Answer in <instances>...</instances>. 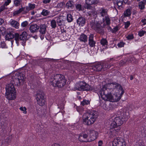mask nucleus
<instances>
[{
  "label": "nucleus",
  "instance_id": "obj_1",
  "mask_svg": "<svg viewBox=\"0 0 146 146\" xmlns=\"http://www.w3.org/2000/svg\"><path fill=\"white\" fill-rule=\"evenodd\" d=\"M99 93L103 100L114 102L120 100L124 91L120 84L114 82L105 85Z\"/></svg>",
  "mask_w": 146,
  "mask_h": 146
},
{
  "label": "nucleus",
  "instance_id": "obj_2",
  "mask_svg": "<svg viewBox=\"0 0 146 146\" xmlns=\"http://www.w3.org/2000/svg\"><path fill=\"white\" fill-rule=\"evenodd\" d=\"M50 83L53 86L62 88L65 85L66 80L62 75L56 74L53 75L50 77Z\"/></svg>",
  "mask_w": 146,
  "mask_h": 146
},
{
  "label": "nucleus",
  "instance_id": "obj_3",
  "mask_svg": "<svg viewBox=\"0 0 146 146\" xmlns=\"http://www.w3.org/2000/svg\"><path fill=\"white\" fill-rule=\"evenodd\" d=\"M98 116V112L95 111L85 113L83 115V122L86 125H91L96 121Z\"/></svg>",
  "mask_w": 146,
  "mask_h": 146
},
{
  "label": "nucleus",
  "instance_id": "obj_4",
  "mask_svg": "<svg viewBox=\"0 0 146 146\" xmlns=\"http://www.w3.org/2000/svg\"><path fill=\"white\" fill-rule=\"evenodd\" d=\"M129 113L128 112L124 113L118 112L114 121L116 123L118 126L121 125L124 121L127 120L128 117Z\"/></svg>",
  "mask_w": 146,
  "mask_h": 146
},
{
  "label": "nucleus",
  "instance_id": "obj_5",
  "mask_svg": "<svg viewBox=\"0 0 146 146\" xmlns=\"http://www.w3.org/2000/svg\"><path fill=\"white\" fill-rule=\"evenodd\" d=\"M93 133H95L94 136H93L92 138H89L87 133L84 132L80 134L79 136L78 139L80 142H90L96 139L97 133L96 132L93 131Z\"/></svg>",
  "mask_w": 146,
  "mask_h": 146
},
{
  "label": "nucleus",
  "instance_id": "obj_6",
  "mask_svg": "<svg viewBox=\"0 0 146 146\" xmlns=\"http://www.w3.org/2000/svg\"><path fill=\"white\" fill-rule=\"evenodd\" d=\"M74 89L79 91H90L92 90L90 86L84 81L80 82L77 83Z\"/></svg>",
  "mask_w": 146,
  "mask_h": 146
},
{
  "label": "nucleus",
  "instance_id": "obj_7",
  "mask_svg": "<svg viewBox=\"0 0 146 146\" xmlns=\"http://www.w3.org/2000/svg\"><path fill=\"white\" fill-rule=\"evenodd\" d=\"M90 25L91 27L97 32L102 35L104 34V30L100 23L92 21L90 23Z\"/></svg>",
  "mask_w": 146,
  "mask_h": 146
},
{
  "label": "nucleus",
  "instance_id": "obj_8",
  "mask_svg": "<svg viewBox=\"0 0 146 146\" xmlns=\"http://www.w3.org/2000/svg\"><path fill=\"white\" fill-rule=\"evenodd\" d=\"M19 34L17 33H15L13 31L7 32L6 35V40H9L12 39L14 38H15L16 42L17 45H18V41H19Z\"/></svg>",
  "mask_w": 146,
  "mask_h": 146
},
{
  "label": "nucleus",
  "instance_id": "obj_9",
  "mask_svg": "<svg viewBox=\"0 0 146 146\" xmlns=\"http://www.w3.org/2000/svg\"><path fill=\"white\" fill-rule=\"evenodd\" d=\"M14 78L13 79L14 84L15 85L19 86L21 85V81L24 80L25 77L22 73H18L15 74Z\"/></svg>",
  "mask_w": 146,
  "mask_h": 146
},
{
  "label": "nucleus",
  "instance_id": "obj_10",
  "mask_svg": "<svg viewBox=\"0 0 146 146\" xmlns=\"http://www.w3.org/2000/svg\"><path fill=\"white\" fill-rule=\"evenodd\" d=\"M44 93L42 92H38L37 94L36 100L37 104L40 106L45 104V100L44 97Z\"/></svg>",
  "mask_w": 146,
  "mask_h": 146
},
{
  "label": "nucleus",
  "instance_id": "obj_11",
  "mask_svg": "<svg viewBox=\"0 0 146 146\" xmlns=\"http://www.w3.org/2000/svg\"><path fill=\"white\" fill-rule=\"evenodd\" d=\"M112 146H126V143L122 138L116 137L113 141Z\"/></svg>",
  "mask_w": 146,
  "mask_h": 146
},
{
  "label": "nucleus",
  "instance_id": "obj_12",
  "mask_svg": "<svg viewBox=\"0 0 146 146\" xmlns=\"http://www.w3.org/2000/svg\"><path fill=\"white\" fill-rule=\"evenodd\" d=\"M119 126H118L117 124L114 120L111 123L110 128L114 129V130L113 131V133H116L114 135H116L118 134V133L120 130V127Z\"/></svg>",
  "mask_w": 146,
  "mask_h": 146
},
{
  "label": "nucleus",
  "instance_id": "obj_13",
  "mask_svg": "<svg viewBox=\"0 0 146 146\" xmlns=\"http://www.w3.org/2000/svg\"><path fill=\"white\" fill-rule=\"evenodd\" d=\"M55 18H56V22L58 26H62L64 25L65 17L63 15H60Z\"/></svg>",
  "mask_w": 146,
  "mask_h": 146
},
{
  "label": "nucleus",
  "instance_id": "obj_14",
  "mask_svg": "<svg viewBox=\"0 0 146 146\" xmlns=\"http://www.w3.org/2000/svg\"><path fill=\"white\" fill-rule=\"evenodd\" d=\"M16 92H6L5 96L6 98L9 100H13L16 97Z\"/></svg>",
  "mask_w": 146,
  "mask_h": 146
},
{
  "label": "nucleus",
  "instance_id": "obj_15",
  "mask_svg": "<svg viewBox=\"0 0 146 146\" xmlns=\"http://www.w3.org/2000/svg\"><path fill=\"white\" fill-rule=\"evenodd\" d=\"M86 4L85 7L88 9H91V5L92 4H96L97 3V0H86Z\"/></svg>",
  "mask_w": 146,
  "mask_h": 146
},
{
  "label": "nucleus",
  "instance_id": "obj_16",
  "mask_svg": "<svg viewBox=\"0 0 146 146\" xmlns=\"http://www.w3.org/2000/svg\"><path fill=\"white\" fill-rule=\"evenodd\" d=\"M19 40H23L21 42L23 46L25 45L27 40V33L25 32H23L20 35H19Z\"/></svg>",
  "mask_w": 146,
  "mask_h": 146
},
{
  "label": "nucleus",
  "instance_id": "obj_17",
  "mask_svg": "<svg viewBox=\"0 0 146 146\" xmlns=\"http://www.w3.org/2000/svg\"><path fill=\"white\" fill-rule=\"evenodd\" d=\"M94 35L91 34L89 37L88 44L91 47H94L95 46L96 42L94 40Z\"/></svg>",
  "mask_w": 146,
  "mask_h": 146
},
{
  "label": "nucleus",
  "instance_id": "obj_18",
  "mask_svg": "<svg viewBox=\"0 0 146 146\" xmlns=\"http://www.w3.org/2000/svg\"><path fill=\"white\" fill-rule=\"evenodd\" d=\"M92 69L95 72L102 71V64H98L93 66Z\"/></svg>",
  "mask_w": 146,
  "mask_h": 146
},
{
  "label": "nucleus",
  "instance_id": "obj_19",
  "mask_svg": "<svg viewBox=\"0 0 146 146\" xmlns=\"http://www.w3.org/2000/svg\"><path fill=\"white\" fill-rule=\"evenodd\" d=\"M39 28V26L36 24L31 25L29 28L30 31L32 33L37 32Z\"/></svg>",
  "mask_w": 146,
  "mask_h": 146
},
{
  "label": "nucleus",
  "instance_id": "obj_20",
  "mask_svg": "<svg viewBox=\"0 0 146 146\" xmlns=\"http://www.w3.org/2000/svg\"><path fill=\"white\" fill-rule=\"evenodd\" d=\"M9 23L13 27L16 29L19 28V24L17 21L15 20L11 19L9 22Z\"/></svg>",
  "mask_w": 146,
  "mask_h": 146
},
{
  "label": "nucleus",
  "instance_id": "obj_21",
  "mask_svg": "<svg viewBox=\"0 0 146 146\" xmlns=\"http://www.w3.org/2000/svg\"><path fill=\"white\" fill-rule=\"evenodd\" d=\"M86 20L83 17H80L77 20V22L80 26H83L85 25L86 23Z\"/></svg>",
  "mask_w": 146,
  "mask_h": 146
},
{
  "label": "nucleus",
  "instance_id": "obj_22",
  "mask_svg": "<svg viewBox=\"0 0 146 146\" xmlns=\"http://www.w3.org/2000/svg\"><path fill=\"white\" fill-rule=\"evenodd\" d=\"M6 92H16L15 88L13 84H7L6 87Z\"/></svg>",
  "mask_w": 146,
  "mask_h": 146
},
{
  "label": "nucleus",
  "instance_id": "obj_23",
  "mask_svg": "<svg viewBox=\"0 0 146 146\" xmlns=\"http://www.w3.org/2000/svg\"><path fill=\"white\" fill-rule=\"evenodd\" d=\"M39 31L42 35L46 33L47 26L45 24L41 25L39 26Z\"/></svg>",
  "mask_w": 146,
  "mask_h": 146
},
{
  "label": "nucleus",
  "instance_id": "obj_24",
  "mask_svg": "<svg viewBox=\"0 0 146 146\" xmlns=\"http://www.w3.org/2000/svg\"><path fill=\"white\" fill-rule=\"evenodd\" d=\"M78 39L80 41L85 42L88 40L87 36L84 34H82L80 35Z\"/></svg>",
  "mask_w": 146,
  "mask_h": 146
},
{
  "label": "nucleus",
  "instance_id": "obj_25",
  "mask_svg": "<svg viewBox=\"0 0 146 146\" xmlns=\"http://www.w3.org/2000/svg\"><path fill=\"white\" fill-rule=\"evenodd\" d=\"M131 14V10L129 9H126L123 13L124 17H130Z\"/></svg>",
  "mask_w": 146,
  "mask_h": 146
},
{
  "label": "nucleus",
  "instance_id": "obj_26",
  "mask_svg": "<svg viewBox=\"0 0 146 146\" xmlns=\"http://www.w3.org/2000/svg\"><path fill=\"white\" fill-rule=\"evenodd\" d=\"M99 13L100 15L103 17H105L108 16L107 10L103 8H101L100 10Z\"/></svg>",
  "mask_w": 146,
  "mask_h": 146
},
{
  "label": "nucleus",
  "instance_id": "obj_27",
  "mask_svg": "<svg viewBox=\"0 0 146 146\" xmlns=\"http://www.w3.org/2000/svg\"><path fill=\"white\" fill-rule=\"evenodd\" d=\"M146 3V1L143 0V1L140 2L139 4V8L141 10H143L145 8V5Z\"/></svg>",
  "mask_w": 146,
  "mask_h": 146
},
{
  "label": "nucleus",
  "instance_id": "obj_28",
  "mask_svg": "<svg viewBox=\"0 0 146 146\" xmlns=\"http://www.w3.org/2000/svg\"><path fill=\"white\" fill-rule=\"evenodd\" d=\"M73 4V1H69L66 3V6L68 9H72L74 7Z\"/></svg>",
  "mask_w": 146,
  "mask_h": 146
},
{
  "label": "nucleus",
  "instance_id": "obj_29",
  "mask_svg": "<svg viewBox=\"0 0 146 146\" xmlns=\"http://www.w3.org/2000/svg\"><path fill=\"white\" fill-rule=\"evenodd\" d=\"M103 20L105 21L107 25H109L110 24V20L108 15L103 18Z\"/></svg>",
  "mask_w": 146,
  "mask_h": 146
},
{
  "label": "nucleus",
  "instance_id": "obj_30",
  "mask_svg": "<svg viewBox=\"0 0 146 146\" xmlns=\"http://www.w3.org/2000/svg\"><path fill=\"white\" fill-rule=\"evenodd\" d=\"M73 18L72 15L70 14H68L66 16V20L68 22L70 23L73 20Z\"/></svg>",
  "mask_w": 146,
  "mask_h": 146
},
{
  "label": "nucleus",
  "instance_id": "obj_31",
  "mask_svg": "<svg viewBox=\"0 0 146 146\" xmlns=\"http://www.w3.org/2000/svg\"><path fill=\"white\" fill-rule=\"evenodd\" d=\"M50 11L48 10L44 9L42 10V11L41 13V14L44 16H46L47 15H49Z\"/></svg>",
  "mask_w": 146,
  "mask_h": 146
},
{
  "label": "nucleus",
  "instance_id": "obj_32",
  "mask_svg": "<svg viewBox=\"0 0 146 146\" xmlns=\"http://www.w3.org/2000/svg\"><path fill=\"white\" fill-rule=\"evenodd\" d=\"M22 9V12L23 14H25L27 13L30 11L29 8L27 7H22L21 8Z\"/></svg>",
  "mask_w": 146,
  "mask_h": 146
},
{
  "label": "nucleus",
  "instance_id": "obj_33",
  "mask_svg": "<svg viewBox=\"0 0 146 146\" xmlns=\"http://www.w3.org/2000/svg\"><path fill=\"white\" fill-rule=\"evenodd\" d=\"M56 22V21L54 19L52 20L50 22V25L51 27L52 28L55 29L56 27V24L57 23Z\"/></svg>",
  "mask_w": 146,
  "mask_h": 146
},
{
  "label": "nucleus",
  "instance_id": "obj_34",
  "mask_svg": "<svg viewBox=\"0 0 146 146\" xmlns=\"http://www.w3.org/2000/svg\"><path fill=\"white\" fill-rule=\"evenodd\" d=\"M101 44L103 46H105L108 44V42L105 38H102L100 40V42Z\"/></svg>",
  "mask_w": 146,
  "mask_h": 146
},
{
  "label": "nucleus",
  "instance_id": "obj_35",
  "mask_svg": "<svg viewBox=\"0 0 146 146\" xmlns=\"http://www.w3.org/2000/svg\"><path fill=\"white\" fill-rule=\"evenodd\" d=\"M75 7L76 9L79 11H82V6L79 3H76L75 4Z\"/></svg>",
  "mask_w": 146,
  "mask_h": 146
},
{
  "label": "nucleus",
  "instance_id": "obj_36",
  "mask_svg": "<svg viewBox=\"0 0 146 146\" xmlns=\"http://www.w3.org/2000/svg\"><path fill=\"white\" fill-rule=\"evenodd\" d=\"M22 9L21 8H20L18 10L14 11L13 13V16H15L18 15L22 12Z\"/></svg>",
  "mask_w": 146,
  "mask_h": 146
},
{
  "label": "nucleus",
  "instance_id": "obj_37",
  "mask_svg": "<svg viewBox=\"0 0 146 146\" xmlns=\"http://www.w3.org/2000/svg\"><path fill=\"white\" fill-rule=\"evenodd\" d=\"M90 101L88 100H84L81 102V104L82 106H84L85 105H88L90 104Z\"/></svg>",
  "mask_w": 146,
  "mask_h": 146
},
{
  "label": "nucleus",
  "instance_id": "obj_38",
  "mask_svg": "<svg viewBox=\"0 0 146 146\" xmlns=\"http://www.w3.org/2000/svg\"><path fill=\"white\" fill-rule=\"evenodd\" d=\"M93 131H94L95 132H96L97 133V136H96V139L98 137V132L97 131H94V130H90V138H92V136H94V135H95V133H93Z\"/></svg>",
  "mask_w": 146,
  "mask_h": 146
},
{
  "label": "nucleus",
  "instance_id": "obj_39",
  "mask_svg": "<svg viewBox=\"0 0 146 146\" xmlns=\"http://www.w3.org/2000/svg\"><path fill=\"white\" fill-rule=\"evenodd\" d=\"M22 0H15L14 4L16 6H18L21 3Z\"/></svg>",
  "mask_w": 146,
  "mask_h": 146
},
{
  "label": "nucleus",
  "instance_id": "obj_40",
  "mask_svg": "<svg viewBox=\"0 0 146 146\" xmlns=\"http://www.w3.org/2000/svg\"><path fill=\"white\" fill-rule=\"evenodd\" d=\"M29 23L27 21H24L22 23L21 26L23 28L26 27L28 25Z\"/></svg>",
  "mask_w": 146,
  "mask_h": 146
},
{
  "label": "nucleus",
  "instance_id": "obj_41",
  "mask_svg": "<svg viewBox=\"0 0 146 146\" xmlns=\"http://www.w3.org/2000/svg\"><path fill=\"white\" fill-rule=\"evenodd\" d=\"M6 29L3 27H0V32L2 35H4L6 32Z\"/></svg>",
  "mask_w": 146,
  "mask_h": 146
},
{
  "label": "nucleus",
  "instance_id": "obj_42",
  "mask_svg": "<svg viewBox=\"0 0 146 146\" xmlns=\"http://www.w3.org/2000/svg\"><path fill=\"white\" fill-rule=\"evenodd\" d=\"M102 65V71H105L107 69V63H104Z\"/></svg>",
  "mask_w": 146,
  "mask_h": 146
},
{
  "label": "nucleus",
  "instance_id": "obj_43",
  "mask_svg": "<svg viewBox=\"0 0 146 146\" xmlns=\"http://www.w3.org/2000/svg\"><path fill=\"white\" fill-rule=\"evenodd\" d=\"M119 29V28L118 26H116L114 27L113 29L111 30L112 33H115Z\"/></svg>",
  "mask_w": 146,
  "mask_h": 146
},
{
  "label": "nucleus",
  "instance_id": "obj_44",
  "mask_svg": "<svg viewBox=\"0 0 146 146\" xmlns=\"http://www.w3.org/2000/svg\"><path fill=\"white\" fill-rule=\"evenodd\" d=\"M146 33V31H140L139 32L138 35L140 36L141 37L143 36L144 35V34H145Z\"/></svg>",
  "mask_w": 146,
  "mask_h": 146
},
{
  "label": "nucleus",
  "instance_id": "obj_45",
  "mask_svg": "<svg viewBox=\"0 0 146 146\" xmlns=\"http://www.w3.org/2000/svg\"><path fill=\"white\" fill-rule=\"evenodd\" d=\"M11 0H7L5 1L4 5L3 6H4L5 7V6H7L9 4L11 3Z\"/></svg>",
  "mask_w": 146,
  "mask_h": 146
},
{
  "label": "nucleus",
  "instance_id": "obj_46",
  "mask_svg": "<svg viewBox=\"0 0 146 146\" xmlns=\"http://www.w3.org/2000/svg\"><path fill=\"white\" fill-rule=\"evenodd\" d=\"M63 3L61 2L58 4L56 5V7L58 8H60L62 7L63 6Z\"/></svg>",
  "mask_w": 146,
  "mask_h": 146
},
{
  "label": "nucleus",
  "instance_id": "obj_47",
  "mask_svg": "<svg viewBox=\"0 0 146 146\" xmlns=\"http://www.w3.org/2000/svg\"><path fill=\"white\" fill-rule=\"evenodd\" d=\"M29 8L30 10L34 9L35 7V4H29Z\"/></svg>",
  "mask_w": 146,
  "mask_h": 146
},
{
  "label": "nucleus",
  "instance_id": "obj_48",
  "mask_svg": "<svg viewBox=\"0 0 146 146\" xmlns=\"http://www.w3.org/2000/svg\"><path fill=\"white\" fill-rule=\"evenodd\" d=\"M19 109L21 111H23V113H24L26 114L27 113V111H26L27 109L25 107H21L19 108Z\"/></svg>",
  "mask_w": 146,
  "mask_h": 146
},
{
  "label": "nucleus",
  "instance_id": "obj_49",
  "mask_svg": "<svg viewBox=\"0 0 146 146\" xmlns=\"http://www.w3.org/2000/svg\"><path fill=\"white\" fill-rule=\"evenodd\" d=\"M127 38L128 40L132 39L133 38V34L129 35H127Z\"/></svg>",
  "mask_w": 146,
  "mask_h": 146
},
{
  "label": "nucleus",
  "instance_id": "obj_50",
  "mask_svg": "<svg viewBox=\"0 0 146 146\" xmlns=\"http://www.w3.org/2000/svg\"><path fill=\"white\" fill-rule=\"evenodd\" d=\"M130 25V23L129 21L125 23V28H127Z\"/></svg>",
  "mask_w": 146,
  "mask_h": 146
},
{
  "label": "nucleus",
  "instance_id": "obj_51",
  "mask_svg": "<svg viewBox=\"0 0 146 146\" xmlns=\"http://www.w3.org/2000/svg\"><path fill=\"white\" fill-rule=\"evenodd\" d=\"M124 43L122 42H121L117 44V46L119 47H121L123 46Z\"/></svg>",
  "mask_w": 146,
  "mask_h": 146
},
{
  "label": "nucleus",
  "instance_id": "obj_52",
  "mask_svg": "<svg viewBox=\"0 0 146 146\" xmlns=\"http://www.w3.org/2000/svg\"><path fill=\"white\" fill-rule=\"evenodd\" d=\"M51 1V0H43L42 2L43 3L46 4L49 3Z\"/></svg>",
  "mask_w": 146,
  "mask_h": 146
},
{
  "label": "nucleus",
  "instance_id": "obj_53",
  "mask_svg": "<svg viewBox=\"0 0 146 146\" xmlns=\"http://www.w3.org/2000/svg\"><path fill=\"white\" fill-rule=\"evenodd\" d=\"M6 44L4 42H1L0 47L2 48H4L5 47Z\"/></svg>",
  "mask_w": 146,
  "mask_h": 146
},
{
  "label": "nucleus",
  "instance_id": "obj_54",
  "mask_svg": "<svg viewBox=\"0 0 146 146\" xmlns=\"http://www.w3.org/2000/svg\"><path fill=\"white\" fill-rule=\"evenodd\" d=\"M103 144V142L102 141H99L98 142V146H102Z\"/></svg>",
  "mask_w": 146,
  "mask_h": 146
},
{
  "label": "nucleus",
  "instance_id": "obj_55",
  "mask_svg": "<svg viewBox=\"0 0 146 146\" xmlns=\"http://www.w3.org/2000/svg\"><path fill=\"white\" fill-rule=\"evenodd\" d=\"M3 23V20L2 19L0 18V25H1Z\"/></svg>",
  "mask_w": 146,
  "mask_h": 146
},
{
  "label": "nucleus",
  "instance_id": "obj_56",
  "mask_svg": "<svg viewBox=\"0 0 146 146\" xmlns=\"http://www.w3.org/2000/svg\"><path fill=\"white\" fill-rule=\"evenodd\" d=\"M51 146H60V145L56 143H55L54 144L52 145Z\"/></svg>",
  "mask_w": 146,
  "mask_h": 146
},
{
  "label": "nucleus",
  "instance_id": "obj_57",
  "mask_svg": "<svg viewBox=\"0 0 146 146\" xmlns=\"http://www.w3.org/2000/svg\"><path fill=\"white\" fill-rule=\"evenodd\" d=\"M141 21L143 23H144V22H146V19H142L141 20Z\"/></svg>",
  "mask_w": 146,
  "mask_h": 146
},
{
  "label": "nucleus",
  "instance_id": "obj_58",
  "mask_svg": "<svg viewBox=\"0 0 146 146\" xmlns=\"http://www.w3.org/2000/svg\"><path fill=\"white\" fill-rule=\"evenodd\" d=\"M85 44H83L81 45L80 46V48H82L85 47Z\"/></svg>",
  "mask_w": 146,
  "mask_h": 146
},
{
  "label": "nucleus",
  "instance_id": "obj_59",
  "mask_svg": "<svg viewBox=\"0 0 146 146\" xmlns=\"http://www.w3.org/2000/svg\"><path fill=\"white\" fill-rule=\"evenodd\" d=\"M110 65H109V64L107 63V68H109L110 67Z\"/></svg>",
  "mask_w": 146,
  "mask_h": 146
},
{
  "label": "nucleus",
  "instance_id": "obj_60",
  "mask_svg": "<svg viewBox=\"0 0 146 146\" xmlns=\"http://www.w3.org/2000/svg\"><path fill=\"white\" fill-rule=\"evenodd\" d=\"M61 32L63 33H66V31L64 29L63 30H61Z\"/></svg>",
  "mask_w": 146,
  "mask_h": 146
},
{
  "label": "nucleus",
  "instance_id": "obj_61",
  "mask_svg": "<svg viewBox=\"0 0 146 146\" xmlns=\"http://www.w3.org/2000/svg\"><path fill=\"white\" fill-rule=\"evenodd\" d=\"M133 79V76H131L130 79L131 80H132Z\"/></svg>",
  "mask_w": 146,
  "mask_h": 146
},
{
  "label": "nucleus",
  "instance_id": "obj_62",
  "mask_svg": "<svg viewBox=\"0 0 146 146\" xmlns=\"http://www.w3.org/2000/svg\"><path fill=\"white\" fill-rule=\"evenodd\" d=\"M128 0H123L124 3H126L127 2Z\"/></svg>",
  "mask_w": 146,
  "mask_h": 146
},
{
  "label": "nucleus",
  "instance_id": "obj_63",
  "mask_svg": "<svg viewBox=\"0 0 146 146\" xmlns=\"http://www.w3.org/2000/svg\"><path fill=\"white\" fill-rule=\"evenodd\" d=\"M35 12L34 11H33L31 12V14L32 15H34L35 14Z\"/></svg>",
  "mask_w": 146,
  "mask_h": 146
},
{
  "label": "nucleus",
  "instance_id": "obj_64",
  "mask_svg": "<svg viewBox=\"0 0 146 146\" xmlns=\"http://www.w3.org/2000/svg\"><path fill=\"white\" fill-rule=\"evenodd\" d=\"M108 28H109V29H111H111H112L111 28V27H108Z\"/></svg>",
  "mask_w": 146,
  "mask_h": 146
}]
</instances>
